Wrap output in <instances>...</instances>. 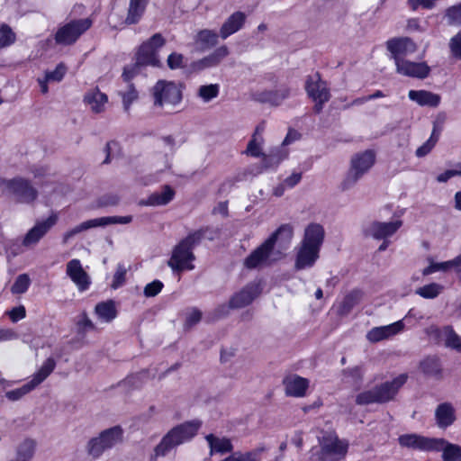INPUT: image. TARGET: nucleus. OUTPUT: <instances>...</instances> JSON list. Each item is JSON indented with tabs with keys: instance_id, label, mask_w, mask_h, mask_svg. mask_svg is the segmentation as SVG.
<instances>
[{
	"instance_id": "obj_1",
	"label": "nucleus",
	"mask_w": 461,
	"mask_h": 461,
	"mask_svg": "<svg viewBox=\"0 0 461 461\" xmlns=\"http://www.w3.org/2000/svg\"><path fill=\"white\" fill-rule=\"evenodd\" d=\"M202 426V421L193 420L183 422L169 429L154 448L156 457L166 456L175 447L191 441Z\"/></svg>"
},
{
	"instance_id": "obj_2",
	"label": "nucleus",
	"mask_w": 461,
	"mask_h": 461,
	"mask_svg": "<svg viewBox=\"0 0 461 461\" xmlns=\"http://www.w3.org/2000/svg\"><path fill=\"white\" fill-rule=\"evenodd\" d=\"M407 375L402 374L391 382H385L372 389L364 391L356 396V403L368 405L372 403H384L394 398L399 389L406 383Z\"/></svg>"
},
{
	"instance_id": "obj_3",
	"label": "nucleus",
	"mask_w": 461,
	"mask_h": 461,
	"mask_svg": "<svg viewBox=\"0 0 461 461\" xmlns=\"http://www.w3.org/2000/svg\"><path fill=\"white\" fill-rule=\"evenodd\" d=\"M153 105L157 108L172 109L183 99V86L173 81L158 80L151 88Z\"/></svg>"
},
{
	"instance_id": "obj_4",
	"label": "nucleus",
	"mask_w": 461,
	"mask_h": 461,
	"mask_svg": "<svg viewBox=\"0 0 461 461\" xmlns=\"http://www.w3.org/2000/svg\"><path fill=\"white\" fill-rule=\"evenodd\" d=\"M203 237V230H199L189 234L173 250L172 256L168 260V266L173 270L193 269L191 262L194 259L192 252L194 246L198 244Z\"/></svg>"
},
{
	"instance_id": "obj_5",
	"label": "nucleus",
	"mask_w": 461,
	"mask_h": 461,
	"mask_svg": "<svg viewBox=\"0 0 461 461\" xmlns=\"http://www.w3.org/2000/svg\"><path fill=\"white\" fill-rule=\"evenodd\" d=\"M0 192L7 194L22 203H32L38 197V191L30 180L23 176L5 178L0 176Z\"/></svg>"
},
{
	"instance_id": "obj_6",
	"label": "nucleus",
	"mask_w": 461,
	"mask_h": 461,
	"mask_svg": "<svg viewBox=\"0 0 461 461\" xmlns=\"http://www.w3.org/2000/svg\"><path fill=\"white\" fill-rule=\"evenodd\" d=\"M375 161V155L372 150H365L355 154L351 158L350 167L341 182V189L346 191L352 188L368 172Z\"/></svg>"
},
{
	"instance_id": "obj_7",
	"label": "nucleus",
	"mask_w": 461,
	"mask_h": 461,
	"mask_svg": "<svg viewBox=\"0 0 461 461\" xmlns=\"http://www.w3.org/2000/svg\"><path fill=\"white\" fill-rule=\"evenodd\" d=\"M122 439V429L115 426L102 431L99 436L91 438L86 446L87 453L94 458H98L103 453L112 448Z\"/></svg>"
},
{
	"instance_id": "obj_8",
	"label": "nucleus",
	"mask_w": 461,
	"mask_h": 461,
	"mask_svg": "<svg viewBox=\"0 0 461 461\" xmlns=\"http://www.w3.org/2000/svg\"><path fill=\"white\" fill-rule=\"evenodd\" d=\"M321 461H339L347 453L348 445L339 440L335 432H324L319 437Z\"/></svg>"
},
{
	"instance_id": "obj_9",
	"label": "nucleus",
	"mask_w": 461,
	"mask_h": 461,
	"mask_svg": "<svg viewBox=\"0 0 461 461\" xmlns=\"http://www.w3.org/2000/svg\"><path fill=\"white\" fill-rule=\"evenodd\" d=\"M305 91L308 96L315 103L313 110L319 113L324 104L330 98V92L326 81L322 80L319 73L308 76L305 81Z\"/></svg>"
},
{
	"instance_id": "obj_10",
	"label": "nucleus",
	"mask_w": 461,
	"mask_h": 461,
	"mask_svg": "<svg viewBox=\"0 0 461 461\" xmlns=\"http://www.w3.org/2000/svg\"><path fill=\"white\" fill-rule=\"evenodd\" d=\"M56 361L53 357L47 358L41 368L32 375V378L22 387L8 391L6 397L11 401H17L41 384L55 369Z\"/></svg>"
},
{
	"instance_id": "obj_11",
	"label": "nucleus",
	"mask_w": 461,
	"mask_h": 461,
	"mask_svg": "<svg viewBox=\"0 0 461 461\" xmlns=\"http://www.w3.org/2000/svg\"><path fill=\"white\" fill-rule=\"evenodd\" d=\"M132 216H106L95 218L91 220H87L75 226L71 230H68L63 235V240L67 243L70 239H72L77 234L86 231L87 230L97 228V227H104L111 224H128L131 222Z\"/></svg>"
},
{
	"instance_id": "obj_12",
	"label": "nucleus",
	"mask_w": 461,
	"mask_h": 461,
	"mask_svg": "<svg viewBox=\"0 0 461 461\" xmlns=\"http://www.w3.org/2000/svg\"><path fill=\"white\" fill-rule=\"evenodd\" d=\"M91 25L89 18L71 21L57 31L55 41L62 45L73 44Z\"/></svg>"
},
{
	"instance_id": "obj_13",
	"label": "nucleus",
	"mask_w": 461,
	"mask_h": 461,
	"mask_svg": "<svg viewBox=\"0 0 461 461\" xmlns=\"http://www.w3.org/2000/svg\"><path fill=\"white\" fill-rule=\"evenodd\" d=\"M398 440L402 447L422 451H439L445 444L444 439L429 438L417 434H404Z\"/></svg>"
},
{
	"instance_id": "obj_14",
	"label": "nucleus",
	"mask_w": 461,
	"mask_h": 461,
	"mask_svg": "<svg viewBox=\"0 0 461 461\" xmlns=\"http://www.w3.org/2000/svg\"><path fill=\"white\" fill-rule=\"evenodd\" d=\"M405 324L402 320L388 325L374 327L367 331L366 337L371 343H377L382 340L390 339L404 330Z\"/></svg>"
},
{
	"instance_id": "obj_15",
	"label": "nucleus",
	"mask_w": 461,
	"mask_h": 461,
	"mask_svg": "<svg viewBox=\"0 0 461 461\" xmlns=\"http://www.w3.org/2000/svg\"><path fill=\"white\" fill-rule=\"evenodd\" d=\"M402 225V221L401 220L390 222L373 221L366 227L364 233L375 240H386L396 233Z\"/></svg>"
},
{
	"instance_id": "obj_16",
	"label": "nucleus",
	"mask_w": 461,
	"mask_h": 461,
	"mask_svg": "<svg viewBox=\"0 0 461 461\" xmlns=\"http://www.w3.org/2000/svg\"><path fill=\"white\" fill-rule=\"evenodd\" d=\"M66 274L76 285L78 291L84 292L89 288L90 277L84 270L79 259L74 258L67 263Z\"/></svg>"
},
{
	"instance_id": "obj_17",
	"label": "nucleus",
	"mask_w": 461,
	"mask_h": 461,
	"mask_svg": "<svg viewBox=\"0 0 461 461\" xmlns=\"http://www.w3.org/2000/svg\"><path fill=\"white\" fill-rule=\"evenodd\" d=\"M57 215L52 214L46 220L37 222L24 236L23 245L32 247L36 245L41 239L56 224Z\"/></svg>"
},
{
	"instance_id": "obj_18",
	"label": "nucleus",
	"mask_w": 461,
	"mask_h": 461,
	"mask_svg": "<svg viewBox=\"0 0 461 461\" xmlns=\"http://www.w3.org/2000/svg\"><path fill=\"white\" fill-rule=\"evenodd\" d=\"M386 46L394 62L404 59L407 55L414 53L417 50L416 44L408 38L390 40Z\"/></svg>"
},
{
	"instance_id": "obj_19",
	"label": "nucleus",
	"mask_w": 461,
	"mask_h": 461,
	"mask_svg": "<svg viewBox=\"0 0 461 461\" xmlns=\"http://www.w3.org/2000/svg\"><path fill=\"white\" fill-rule=\"evenodd\" d=\"M394 63L396 71L406 77L425 78L430 71L429 67L425 62H411L404 59Z\"/></svg>"
},
{
	"instance_id": "obj_20",
	"label": "nucleus",
	"mask_w": 461,
	"mask_h": 461,
	"mask_svg": "<svg viewBox=\"0 0 461 461\" xmlns=\"http://www.w3.org/2000/svg\"><path fill=\"white\" fill-rule=\"evenodd\" d=\"M274 248L266 240L259 247L254 249L244 260V266L249 269L258 267L267 264Z\"/></svg>"
},
{
	"instance_id": "obj_21",
	"label": "nucleus",
	"mask_w": 461,
	"mask_h": 461,
	"mask_svg": "<svg viewBox=\"0 0 461 461\" xmlns=\"http://www.w3.org/2000/svg\"><path fill=\"white\" fill-rule=\"evenodd\" d=\"M319 258V250L299 244L296 248L294 269L299 271L312 268Z\"/></svg>"
},
{
	"instance_id": "obj_22",
	"label": "nucleus",
	"mask_w": 461,
	"mask_h": 461,
	"mask_svg": "<svg viewBox=\"0 0 461 461\" xmlns=\"http://www.w3.org/2000/svg\"><path fill=\"white\" fill-rule=\"evenodd\" d=\"M324 237V228L319 223H311L305 228L303 237L299 244L321 251Z\"/></svg>"
},
{
	"instance_id": "obj_23",
	"label": "nucleus",
	"mask_w": 461,
	"mask_h": 461,
	"mask_svg": "<svg viewBox=\"0 0 461 461\" xmlns=\"http://www.w3.org/2000/svg\"><path fill=\"white\" fill-rule=\"evenodd\" d=\"M246 21L247 15L245 13L241 11L232 13L221 24L220 28V37L222 40H226L232 34L238 32L244 27Z\"/></svg>"
},
{
	"instance_id": "obj_24",
	"label": "nucleus",
	"mask_w": 461,
	"mask_h": 461,
	"mask_svg": "<svg viewBox=\"0 0 461 461\" xmlns=\"http://www.w3.org/2000/svg\"><path fill=\"white\" fill-rule=\"evenodd\" d=\"M258 294V285L249 284L230 298L229 306L234 309L243 308L250 304Z\"/></svg>"
},
{
	"instance_id": "obj_25",
	"label": "nucleus",
	"mask_w": 461,
	"mask_h": 461,
	"mask_svg": "<svg viewBox=\"0 0 461 461\" xmlns=\"http://www.w3.org/2000/svg\"><path fill=\"white\" fill-rule=\"evenodd\" d=\"M83 102L92 113H101L105 111L108 96L101 92L98 87H94L85 94Z\"/></svg>"
},
{
	"instance_id": "obj_26",
	"label": "nucleus",
	"mask_w": 461,
	"mask_h": 461,
	"mask_svg": "<svg viewBox=\"0 0 461 461\" xmlns=\"http://www.w3.org/2000/svg\"><path fill=\"white\" fill-rule=\"evenodd\" d=\"M283 384L287 396L299 398L305 395L306 390L309 387V381L297 375H291L284 379Z\"/></svg>"
},
{
	"instance_id": "obj_27",
	"label": "nucleus",
	"mask_w": 461,
	"mask_h": 461,
	"mask_svg": "<svg viewBox=\"0 0 461 461\" xmlns=\"http://www.w3.org/2000/svg\"><path fill=\"white\" fill-rule=\"evenodd\" d=\"M290 95V89L282 86L276 90L258 91L253 95L254 100L260 103H268L272 105H279Z\"/></svg>"
},
{
	"instance_id": "obj_28",
	"label": "nucleus",
	"mask_w": 461,
	"mask_h": 461,
	"mask_svg": "<svg viewBox=\"0 0 461 461\" xmlns=\"http://www.w3.org/2000/svg\"><path fill=\"white\" fill-rule=\"evenodd\" d=\"M294 238V226L285 223L279 226L267 240L273 248L277 243L282 249H286Z\"/></svg>"
},
{
	"instance_id": "obj_29",
	"label": "nucleus",
	"mask_w": 461,
	"mask_h": 461,
	"mask_svg": "<svg viewBox=\"0 0 461 461\" xmlns=\"http://www.w3.org/2000/svg\"><path fill=\"white\" fill-rule=\"evenodd\" d=\"M408 97L420 106L437 107L441 101L439 95L427 90H410Z\"/></svg>"
},
{
	"instance_id": "obj_30",
	"label": "nucleus",
	"mask_w": 461,
	"mask_h": 461,
	"mask_svg": "<svg viewBox=\"0 0 461 461\" xmlns=\"http://www.w3.org/2000/svg\"><path fill=\"white\" fill-rule=\"evenodd\" d=\"M205 439L209 445L211 456L213 454L224 455L233 450V445L229 438L208 434Z\"/></svg>"
},
{
	"instance_id": "obj_31",
	"label": "nucleus",
	"mask_w": 461,
	"mask_h": 461,
	"mask_svg": "<svg viewBox=\"0 0 461 461\" xmlns=\"http://www.w3.org/2000/svg\"><path fill=\"white\" fill-rule=\"evenodd\" d=\"M437 336L444 342L446 348L461 352V338L451 326L435 329Z\"/></svg>"
},
{
	"instance_id": "obj_32",
	"label": "nucleus",
	"mask_w": 461,
	"mask_h": 461,
	"mask_svg": "<svg viewBox=\"0 0 461 461\" xmlns=\"http://www.w3.org/2000/svg\"><path fill=\"white\" fill-rule=\"evenodd\" d=\"M230 54L229 48L221 45L214 50L210 55L196 62L195 67L199 69L218 66Z\"/></svg>"
},
{
	"instance_id": "obj_33",
	"label": "nucleus",
	"mask_w": 461,
	"mask_h": 461,
	"mask_svg": "<svg viewBox=\"0 0 461 461\" xmlns=\"http://www.w3.org/2000/svg\"><path fill=\"white\" fill-rule=\"evenodd\" d=\"M174 195V190L170 186L165 185L161 192L153 193L147 200L141 201L140 203L147 206L166 205L172 201Z\"/></svg>"
},
{
	"instance_id": "obj_34",
	"label": "nucleus",
	"mask_w": 461,
	"mask_h": 461,
	"mask_svg": "<svg viewBox=\"0 0 461 461\" xmlns=\"http://www.w3.org/2000/svg\"><path fill=\"white\" fill-rule=\"evenodd\" d=\"M437 424L440 428L450 426L455 420V411L450 403L439 404L435 411Z\"/></svg>"
},
{
	"instance_id": "obj_35",
	"label": "nucleus",
	"mask_w": 461,
	"mask_h": 461,
	"mask_svg": "<svg viewBox=\"0 0 461 461\" xmlns=\"http://www.w3.org/2000/svg\"><path fill=\"white\" fill-rule=\"evenodd\" d=\"M136 61H138V64H140L141 66L149 65L157 67L159 64L157 52L150 47V44L146 43H143L140 47L136 55Z\"/></svg>"
},
{
	"instance_id": "obj_36",
	"label": "nucleus",
	"mask_w": 461,
	"mask_h": 461,
	"mask_svg": "<svg viewBox=\"0 0 461 461\" xmlns=\"http://www.w3.org/2000/svg\"><path fill=\"white\" fill-rule=\"evenodd\" d=\"M149 0H130L126 23H137L143 15Z\"/></svg>"
},
{
	"instance_id": "obj_37",
	"label": "nucleus",
	"mask_w": 461,
	"mask_h": 461,
	"mask_svg": "<svg viewBox=\"0 0 461 461\" xmlns=\"http://www.w3.org/2000/svg\"><path fill=\"white\" fill-rule=\"evenodd\" d=\"M95 311L98 318L104 322L112 321L117 315L115 303L112 300L97 303Z\"/></svg>"
},
{
	"instance_id": "obj_38",
	"label": "nucleus",
	"mask_w": 461,
	"mask_h": 461,
	"mask_svg": "<svg viewBox=\"0 0 461 461\" xmlns=\"http://www.w3.org/2000/svg\"><path fill=\"white\" fill-rule=\"evenodd\" d=\"M219 37L220 33L218 34L212 30L204 29L196 33L194 41L202 48L208 49L217 44Z\"/></svg>"
},
{
	"instance_id": "obj_39",
	"label": "nucleus",
	"mask_w": 461,
	"mask_h": 461,
	"mask_svg": "<svg viewBox=\"0 0 461 461\" xmlns=\"http://www.w3.org/2000/svg\"><path fill=\"white\" fill-rule=\"evenodd\" d=\"M36 442L33 439H25L18 447L15 461H29L34 455Z\"/></svg>"
},
{
	"instance_id": "obj_40",
	"label": "nucleus",
	"mask_w": 461,
	"mask_h": 461,
	"mask_svg": "<svg viewBox=\"0 0 461 461\" xmlns=\"http://www.w3.org/2000/svg\"><path fill=\"white\" fill-rule=\"evenodd\" d=\"M362 293L359 290H353L348 294L339 306L340 314H348L361 300Z\"/></svg>"
},
{
	"instance_id": "obj_41",
	"label": "nucleus",
	"mask_w": 461,
	"mask_h": 461,
	"mask_svg": "<svg viewBox=\"0 0 461 461\" xmlns=\"http://www.w3.org/2000/svg\"><path fill=\"white\" fill-rule=\"evenodd\" d=\"M444 287L438 283L425 285L416 290V294L425 299H434L443 291Z\"/></svg>"
},
{
	"instance_id": "obj_42",
	"label": "nucleus",
	"mask_w": 461,
	"mask_h": 461,
	"mask_svg": "<svg viewBox=\"0 0 461 461\" xmlns=\"http://www.w3.org/2000/svg\"><path fill=\"white\" fill-rule=\"evenodd\" d=\"M220 93V86L218 84L203 85L198 88L197 96L204 103H208L216 98Z\"/></svg>"
},
{
	"instance_id": "obj_43",
	"label": "nucleus",
	"mask_w": 461,
	"mask_h": 461,
	"mask_svg": "<svg viewBox=\"0 0 461 461\" xmlns=\"http://www.w3.org/2000/svg\"><path fill=\"white\" fill-rule=\"evenodd\" d=\"M440 450L444 461H461V447L445 441Z\"/></svg>"
},
{
	"instance_id": "obj_44",
	"label": "nucleus",
	"mask_w": 461,
	"mask_h": 461,
	"mask_svg": "<svg viewBox=\"0 0 461 461\" xmlns=\"http://www.w3.org/2000/svg\"><path fill=\"white\" fill-rule=\"evenodd\" d=\"M422 372L429 375H438L441 371L439 359L436 357H429L420 362Z\"/></svg>"
},
{
	"instance_id": "obj_45",
	"label": "nucleus",
	"mask_w": 461,
	"mask_h": 461,
	"mask_svg": "<svg viewBox=\"0 0 461 461\" xmlns=\"http://www.w3.org/2000/svg\"><path fill=\"white\" fill-rule=\"evenodd\" d=\"M119 94L122 99L123 109L125 112H128L131 104L137 100L138 92L132 84H128L126 89L120 91Z\"/></svg>"
},
{
	"instance_id": "obj_46",
	"label": "nucleus",
	"mask_w": 461,
	"mask_h": 461,
	"mask_svg": "<svg viewBox=\"0 0 461 461\" xmlns=\"http://www.w3.org/2000/svg\"><path fill=\"white\" fill-rule=\"evenodd\" d=\"M31 285L30 276L27 274L19 275L11 287L14 294H24Z\"/></svg>"
},
{
	"instance_id": "obj_47",
	"label": "nucleus",
	"mask_w": 461,
	"mask_h": 461,
	"mask_svg": "<svg viewBox=\"0 0 461 461\" xmlns=\"http://www.w3.org/2000/svg\"><path fill=\"white\" fill-rule=\"evenodd\" d=\"M264 144V139H258L251 137V140L249 141L248 146L244 153L248 156L259 158L262 153V147Z\"/></svg>"
},
{
	"instance_id": "obj_48",
	"label": "nucleus",
	"mask_w": 461,
	"mask_h": 461,
	"mask_svg": "<svg viewBox=\"0 0 461 461\" xmlns=\"http://www.w3.org/2000/svg\"><path fill=\"white\" fill-rule=\"evenodd\" d=\"M428 260L429 262V265L422 270L423 276H429L435 272H439V271L446 272L449 268L452 267L450 260H447L445 262H440V263H435L432 261L431 258H428Z\"/></svg>"
},
{
	"instance_id": "obj_49",
	"label": "nucleus",
	"mask_w": 461,
	"mask_h": 461,
	"mask_svg": "<svg viewBox=\"0 0 461 461\" xmlns=\"http://www.w3.org/2000/svg\"><path fill=\"white\" fill-rule=\"evenodd\" d=\"M448 47L451 56L461 60V31L450 38Z\"/></svg>"
},
{
	"instance_id": "obj_50",
	"label": "nucleus",
	"mask_w": 461,
	"mask_h": 461,
	"mask_svg": "<svg viewBox=\"0 0 461 461\" xmlns=\"http://www.w3.org/2000/svg\"><path fill=\"white\" fill-rule=\"evenodd\" d=\"M446 18L451 25H461V4L447 9Z\"/></svg>"
},
{
	"instance_id": "obj_51",
	"label": "nucleus",
	"mask_w": 461,
	"mask_h": 461,
	"mask_svg": "<svg viewBox=\"0 0 461 461\" xmlns=\"http://www.w3.org/2000/svg\"><path fill=\"white\" fill-rule=\"evenodd\" d=\"M15 41V34L10 27L3 25L0 28V48H5L13 44Z\"/></svg>"
},
{
	"instance_id": "obj_52",
	"label": "nucleus",
	"mask_w": 461,
	"mask_h": 461,
	"mask_svg": "<svg viewBox=\"0 0 461 461\" xmlns=\"http://www.w3.org/2000/svg\"><path fill=\"white\" fill-rule=\"evenodd\" d=\"M66 72V66L63 63H59L53 71L46 72L45 77L50 82H59L63 79Z\"/></svg>"
},
{
	"instance_id": "obj_53",
	"label": "nucleus",
	"mask_w": 461,
	"mask_h": 461,
	"mask_svg": "<svg viewBox=\"0 0 461 461\" xmlns=\"http://www.w3.org/2000/svg\"><path fill=\"white\" fill-rule=\"evenodd\" d=\"M126 274H127L126 267L123 265L119 264L117 266L116 271L114 273L113 280V284H112V287L113 289H117L124 284Z\"/></svg>"
},
{
	"instance_id": "obj_54",
	"label": "nucleus",
	"mask_w": 461,
	"mask_h": 461,
	"mask_svg": "<svg viewBox=\"0 0 461 461\" xmlns=\"http://www.w3.org/2000/svg\"><path fill=\"white\" fill-rule=\"evenodd\" d=\"M162 288V282L159 280H154L153 282L146 285L143 293L146 297H154L161 292Z\"/></svg>"
},
{
	"instance_id": "obj_55",
	"label": "nucleus",
	"mask_w": 461,
	"mask_h": 461,
	"mask_svg": "<svg viewBox=\"0 0 461 461\" xmlns=\"http://www.w3.org/2000/svg\"><path fill=\"white\" fill-rule=\"evenodd\" d=\"M261 157H262V166L266 169L271 168V167H276V166L279 165V163L282 160L281 156H279L278 154L266 155L263 153V155H261Z\"/></svg>"
},
{
	"instance_id": "obj_56",
	"label": "nucleus",
	"mask_w": 461,
	"mask_h": 461,
	"mask_svg": "<svg viewBox=\"0 0 461 461\" xmlns=\"http://www.w3.org/2000/svg\"><path fill=\"white\" fill-rule=\"evenodd\" d=\"M141 67L142 66L138 64V61H136L133 65L124 68L123 73L122 75L123 80L127 83H130V81L140 72Z\"/></svg>"
},
{
	"instance_id": "obj_57",
	"label": "nucleus",
	"mask_w": 461,
	"mask_h": 461,
	"mask_svg": "<svg viewBox=\"0 0 461 461\" xmlns=\"http://www.w3.org/2000/svg\"><path fill=\"white\" fill-rule=\"evenodd\" d=\"M436 142L437 139H434L433 135H431L430 138L424 144H422L416 149V156L418 158H422L429 154L435 146Z\"/></svg>"
},
{
	"instance_id": "obj_58",
	"label": "nucleus",
	"mask_w": 461,
	"mask_h": 461,
	"mask_svg": "<svg viewBox=\"0 0 461 461\" xmlns=\"http://www.w3.org/2000/svg\"><path fill=\"white\" fill-rule=\"evenodd\" d=\"M202 312L198 309H192L185 317V327H192L201 321Z\"/></svg>"
},
{
	"instance_id": "obj_59",
	"label": "nucleus",
	"mask_w": 461,
	"mask_h": 461,
	"mask_svg": "<svg viewBox=\"0 0 461 461\" xmlns=\"http://www.w3.org/2000/svg\"><path fill=\"white\" fill-rule=\"evenodd\" d=\"M436 0H408L407 3L411 10L415 11L420 6L425 9H431Z\"/></svg>"
},
{
	"instance_id": "obj_60",
	"label": "nucleus",
	"mask_w": 461,
	"mask_h": 461,
	"mask_svg": "<svg viewBox=\"0 0 461 461\" xmlns=\"http://www.w3.org/2000/svg\"><path fill=\"white\" fill-rule=\"evenodd\" d=\"M184 57L182 54L173 52L167 58V66L171 69H176L182 67Z\"/></svg>"
},
{
	"instance_id": "obj_61",
	"label": "nucleus",
	"mask_w": 461,
	"mask_h": 461,
	"mask_svg": "<svg viewBox=\"0 0 461 461\" xmlns=\"http://www.w3.org/2000/svg\"><path fill=\"white\" fill-rule=\"evenodd\" d=\"M77 330L81 333H85L94 329L93 322L88 319L86 314H82L77 322Z\"/></svg>"
},
{
	"instance_id": "obj_62",
	"label": "nucleus",
	"mask_w": 461,
	"mask_h": 461,
	"mask_svg": "<svg viewBox=\"0 0 461 461\" xmlns=\"http://www.w3.org/2000/svg\"><path fill=\"white\" fill-rule=\"evenodd\" d=\"M344 375L352 378L353 382L357 384L362 380L363 371L359 366L344 370Z\"/></svg>"
},
{
	"instance_id": "obj_63",
	"label": "nucleus",
	"mask_w": 461,
	"mask_h": 461,
	"mask_svg": "<svg viewBox=\"0 0 461 461\" xmlns=\"http://www.w3.org/2000/svg\"><path fill=\"white\" fill-rule=\"evenodd\" d=\"M25 308L23 306H18L13 308L9 312V316L12 321L16 322L25 317Z\"/></svg>"
},
{
	"instance_id": "obj_64",
	"label": "nucleus",
	"mask_w": 461,
	"mask_h": 461,
	"mask_svg": "<svg viewBox=\"0 0 461 461\" xmlns=\"http://www.w3.org/2000/svg\"><path fill=\"white\" fill-rule=\"evenodd\" d=\"M146 44H150V47L157 52L158 50L165 44V40L159 33L154 34Z\"/></svg>"
}]
</instances>
